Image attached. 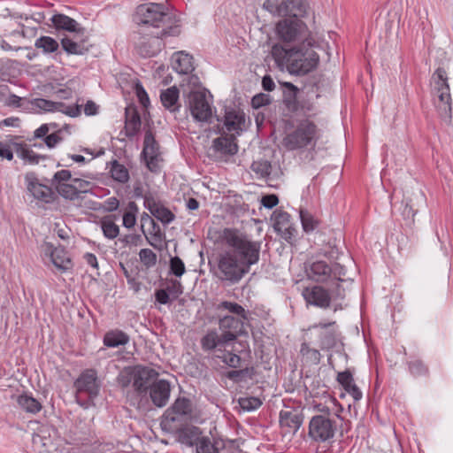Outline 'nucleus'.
<instances>
[{
	"instance_id": "nucleus-38",
	"label": "nucleus",
	"mask_w": 453,
	"mask_h": 453,
	"mask_svg": "<svg viewBox=\"0 0 453 453\" xmlns=\"http://www.w3.org/2000/svg\"><path fill=\"white\" fill-rule=\"evenodd\" d=\"M35 46L44 53L55 52L59 47L58 42L50 36H41L35 41Z\"/></svg>"
},
{
	"instance_id": "nucleus-32",
	"label": "nucleus",
	"mask_w": 453,
	"mask_h": 453,
	"mask_svg": "<svg viewBox=\"0 0 453 453\" xmlns=\"http://www.w3.org/2000/svg\"><path fill=\"white\" fill-rule=\"evenodd\" d=\"M53 27L57 30H65L68 32H75L78 23L73 19L65 14H55L50 19Z\"/></svg>"
},
{
	"instance_id": "nucleus-29",
	"label": "nucleus",
	"mask_w": 453,
	"mask_h": 453,
	"mask_svg": "<svg viewBox=\"0 0 453 453\" xmlns=\"http://www.w3.org/2000/svg\"><path fill=\"white\" fill-rule=\"evenodd\" d=\"M15 149L17 156L28 165H38L41 159L46 158L45 156L35 153L26 143H15Z\"/></svg>"
},
{
	"instance_id": "nucleus-64",
	"label": "nucleus",
	"mask_w": 453,
	"mask_h": 453,
	"mask_svg": "<svg viewBox=\"0 0 453 453\" xmlns=\"http://www.w3.org/2000/svg\"><path fill=\"white\" fill-rule=\"evenodd\" d=\"M155 297L157 302L161 304H166L170 300V296L168 292L165 289L157 290L155 293Z\"/></svg>"
},
{
	"instance_id": "nucleus-62",
	"label": "nucleus",
	"mask_w": 453,
	"mask_h": 453,
	"mask_svg": "<svg viewBox=\"0 0 453 453\" xmlns=\"http://www.w3.org/2000/svg\"><path fill=\"white\" fill-rule=\"evenodd\" d=\"M166 291L168 292L169 296L173 295L174 297L176 298L182 294L183 288L180 281L174 280L172 286L167 287Z\"/></svg>"
},
{
	"instance_id": "nucleus-47",
	"label": "nucleus",
	"mask_w": 453,
	"mask_h": 453,
	"mask_svg": "<svg viewBox=\"0 0 453 453\" xmlns=\"http://www.w3.org/2000/svg\"><path fill=\"white\" fill-rule=\"evenodd\" d=\"M239 404L242 410L251 411L259 408L262 402L259 398L254 396L242 397L239 399Z\"/></svg>"
},
{
	"instance_id": "nucleus-30",
	"label": "nucleus",
	"mask_w": 453,
	"mask_h": 453,
	"mask_svg": "<svg viewBox=\"0 0 453 453\" xmlns=\"http://www.w3.org/2000/svg\"><path fill=\"white\" fill-rule=\"evenodd\" d=\"M129 342V336L121 330L115 329L107 332L104 336V344L108 348L124 346Z\"/></svg>"
},
{
	"instance_id": "nucleus-45",
	"label": "nucleus",
	"mask_w": 453,
	"mask_h": 453,
	"mask_svg": "<svg viewBox=\"0 0 453 453\" xmlns=\"http://www.w3.org/2000/svg\"><path fill=\"white\" fill-rule=\"evenodd\" d=\"M139 258L147 268L153 267L157 264V255L150 249H142L139 252Z\"/></svg>"
},
{
	"instance_id": "nucleus-24",
	"label": "nucleus",
	"mask_w": 453,
	"mask_h": 453,
	"mask_svg": "<svg viewBox=\"0 0 453 453\" xmlns=\"http://www.w3.org/2000/svg\"><path fill=\"white\" fill-rule=\"evenodd\" d=\"M144 206L153 217L163 224H169L174 219L173 213L153 198H146Z\"/></svg>"
},
{
	"instance_id": "nucleus-49",
	"label": "nucleus",
	"mask_w": 453,
	"mask_h": 453,
	"mask_svg": "<svg viewBox=\"0 0 453 453\" xmlns=\"http://www.w3.org/2000/svg\"><path fill=\"white\" fill-rule=\"evenodd\" d=\"M72 174L69 170H60L58 171L51 180V186H53L57 189V186H60L61 184H65L72 180Z\"/></svg>"
},
{
	"instance_id": "nucleus-43",
	"label": "nucleus",
	"mask_w": 453,
	"mask_h": 453,
	"mask_svg": "<svg viewBox=\"0 0 453 453\" xmlns=\"http://www.w3.org/2000/svg\"><path fill=\"white\" fill-rule=\"evenodd\" d=\"M87 394L96 395L99 390V381L94 370H87Z\"/></svg>"
},
{
	"instance_id": "nucleus-44",
	"label": "nucleus",
	"mask_w": 453,
	"mask_h": 453,
	"mask_svg": "<svg viewBox=\"0 0 453 453\" xmlns=\"http://www.w3.org/2000/svg\"><path fill=\"white\" fill-rule=\"evenodd\" d=\"M73 388L75 389V400L80 406L85 404V401L81 397V394L85 391V372H81L78 379L74 381Z\"/></svg>"
},
{
	"instance_id": "nucleus-2",
	"label": "nucleus",
	"mask_w": 453,
	"mask_h": 453,
	"mask_svg": "<svg viewBox=\"0 0 453 453\" xmlns=\"http://www.w3.org/2000/svg\"><path fill=\"white\" fill-rule=\"evenodd\" d=\"M271 53L278 66H285L290 73L296 75H304L313 71L319 62L313 46H293L287 49L276 43L272 47Z\"/></svg>"
},
{
	"instance_id": "nucleus-21",
	"label": "nucleus",
	"mask_w": 453,
	"mask_h": 453,
	"mask_svg": "<svg viewBox=\"0 0 453 453\" xmlns=\"http://www.w3.org/2000/svg\"><path fill=\"white\" fill-rule=\"evenodd\" d=\"M305 301L312 305L326 308L330 304V296L326 289L319 286L306 288L303 291Z\"/></svg>"
},
{
	"instance_id": "nucleus-53",
	"label": "nucleus",
	"mask_w": 453,
	"mask_h": 453,
	"mask_svg": "<svg viewBox=\"0 0 453 453\" xmlns=\"http://www.w3.org/2000/svg\"><path fill=\"white\" fill-rule=\"evenodd\" d=\"M61 45L65 51L68 54H81V50H80V46L77 42H73L72 39L68 37H64L61 40Z\"/></svg>"
},
{
	"instance_id": "nucleus-22",
	"label": "nucleus",
	"mask_w": 453,
	"mask_h": 453,
	"mask_svg": "<svg viewBox=\"0 0 453 453\" xmlns=\"http://www.w3.org/2000/svg\"><path fill=\"white\" fill-rule=\"evenodd\" d=\"M302 423L303 418L296 411L285 410L280 413V424L286 430L285 433L295 434L300 428Z\"/></svg>"
},
{
	"instance_id": "nucleus-20",
	"label": "nucleus",
	"mask_w": 453,
	"mask_h": 453,
	"mask_svg": "<svg viewBox=\"0 0 453 453\" xmlns=\"http://www.w3.org/2000/svg\"><path fill=\"white\" fill-rule=\"evenodd\" d=\"M171 394V385L165 380H158L150 386V396L157 407L166 405Z\"/></svg>"
},
{
	"instance_id": "nucleus-1",
	"label": "nucleus",
	"mask_w": 453,
	"mask_h": 453,
	"mask_svg": "<svg viewBox=\"0 0 453 453\" xmlns=\"http://www.w3.org/2000/svg\"><path fill=\"white\" fill-rule=\"evenodd\" d=\"M220 237L229 250L219 254L216 275L222 281L236 284L258 263L261 243L234 228H225Z\"/></svg>"
},
{
	"instance_id": "nucleus-55",
	"label": "nucleus",
	"mask_w": 453,
	"mask_h": 453,
	"mask_svg": "<svg viewBox=\"0 0 453 453\" xmlns=\"http://www.w3.org/2000/svg\"><path fill=\"white\" fill-rule=\"evenodd\" d=\"M62 140L63 137L61 136V130L55 129L52 130V133L50 134H48L44 138V142L49 148H54Z\"/></svg>"
},
{
	"instance_id": "nucleus-40",
	"label": "nucleus",
	"mask_w": 453,
	"mask_h": 453,
	"mask_svg": "<svg viewBox=\"0 0 453 453\" xmlns=\"http://www.w3.org/2000/svg\"><path fill=\"white\" fill-rule=\"evenodd\" d=\"M111 175L115 180L124 183L129 179L127 169L121 164L114 161L111 167Z\"/></svg>"
},
{
	"instance_id": "nucleus-7",
	"label": "nucleus",
	"mask_w": 453,
	"mask_h": 453,
	"mask_svg": "<svg viewBox=\"0 0 453 453\" xmlns=\"http://www.w3.org/2000/svg\"><path fill=\"white\" fill-rule=\"evenodd\" d=\"M323 413L313 416L309 423V435L316 441H326L334 436L338 414H331L328 407L319 409Z\"/></svg>"
},
{
	"instance_id": "nucleus-59",
	"label": "nucleus",
	"mask_w": 453,
	"mask_h": 453,
	"mask_svg": "<svg viewBox=\"0 0 453 453\" xmlns=\"http://www.w3.org/2000/svg\"><path fill=\"white\" fill-rule=\"evenodd\" d=\"M58 128V125L56 123H47V124H42L40 127H38L35 131V138H42V137H46L48 134V133L50 131V130H55Z\"/></svg>"
},
{
	"instance_id": "nucleus-26",
	"label": "nucleus",
	"mask_w": 453,
	"mask_h": 453,
	"mask_svg": "<svg viewBox=\"0 0 453 453\" xmlns=\"http://www.w3.org/2000/svg\"><path fill=\"white\" fill-rule=\"evenodd\" d=\"M179 94V89L175 86L163 90L160 94V100L163 106L171 112L178 111L180 107Z\"/></svg>"
},
{
	"instance_id": "nucleus-33",
	"label": "nucleus",
	"mask_w": 453,
	"mask_h": 453,
	"mask_svg": "<svg viewBox=\"0 0 453 453\" xmlns=\"http://www.w3.org/2000/svg\"><path fill=\"white\" fill-rule=\"evenodd\" d=\"M286 16L303 17L307 12V3L305 0H286Z\"/></svg>"
},
{
	"instance_id": "nucleus-57",
	"label": "nucleus",
	"mask_w": 453,
	"mask_h": 453,
	"mask_svg": "<svg viewBox=\"0 0 453 453\" xmlns=\"http://www.w3.org/2000/svg\"><path fill=\"white\" fill-rule=\"evenodd\" d=\"M35 105L45 111H53L57 109L58 104L43 98L35 100Z\"/></svg>"
},
{
	"instance_id": "nucleus-19",
	"label": "nucleus",
	"mask_w": 453,
	"mask_h": 453,
	"mask_svg": "<svg viewBox=\"0 0 453 453\" xmlns=\"http://www.w3.org/2000/svg\"><path fill=\"white\" fill-rule=\"evenodd\" d=\"M273 228L287 242L295 236L296 229L290 222V215L286 211L273 213Z\"/></svg>"
},
{
	"instance_id": "nucleus-60",
	"label": "nucleus",
	"mask_w": 453,
	"mask_h": 453,
	"mask_svg": "<svg viewBox=\"0 0 453 453\" xmlns=\"http://www.w3.org/2000/svg\"><path fill=\"white\" fill-rule=\"evenodd\" d=\"M270 103L269 96L265 94H260L253 96L251 104L254 108H259L264 105H267Z\"/></svg>"
},
{
	"instance_id": "nucleus-12",
	"label": "nucleus",
	"mask_w": 453,
	"mask_h": 453,
	"mask_svg": "<svg viewBox=\"0 0 453 453\" xmlns=\"http://www.w3.org/2000/svg\"><path fill=\"white\" fill-rule=\"evenodd\" d=\"M163 37L160 32L155 36L139 35L134 42L137 53L144 58L156 56L162 49Z\"/></svg>"
},
{
	"instance_id": "nucleus-14",
	"label": "nucleus",
	"mask_w": 453,
	"mask_h": 453,
	"mask_svg": "<svg viewBox=\"0 0 453 453\" xmlns=\"http://www.w3.org/2000/svg\"><path fill=\"white\" fill-rule=\"evenodd\" d=\"M27 191L37 200L50 203L53 199L51 188L41 184L35 173H27L25 176Z\"/></svg>"
},
{
	"instance_id": "nucleus-6",
	"label": "nucleus",
	"mask_w": 453,
	"mask_h": 453,
	"mask_svg": "<svg viewBox=\"0 0 453 453\" xmlns=\"http://www.w3.org/2000/svg\"><path fill=\"white\" fill-rule=\"evenodd\" d=\"M276 35L283 42L293 43L294 46H314L315 43L306 24L297 19L279 21Z\"/></svg>"
},
{
	"instance_id": "nucleus-50",
	"label": "nucleus",
	"mask_w": 453,
	"mask_h": 453,
	"mask_svg": "<svg viewBox=\"0 0 453 453\" xmlns=\"http://www.w3.org/2000/svg\"><path fill=\"white\" fill-rule=\"evenodd\" d=\"M251 169L260 177H266L271 173V164L268 161H255L251 165Z\"/></svg>"
},
{
	"instance_id": "nucleus-17",
	"label": "nucleus",
	"mask_w": 453,
	"mask_h": 453,
	"mask_svg": "<svg viewBox=\"0 0 453 453\" xmlns=\"http://www.w3.org/2000/svg\"><path fill=\"white\" fill-rule=\"evenodd\" d=\"M245 114L241 110L228 109L225 113L224 126L234 136L240 135L245 129Z\"/></svg>"
},
{
	"instance_id": "nucleus-36",
	"label": "nucleus",
	"mask_w": 453,
	"mask_h": 453,
	"mask_svg": "<svg viewBox=\"0 0 453 453\" xmlns=\"http://www.w3.org/2000/svg\"><path fill=\"white\" fill-rule=\"evenodd\" d=\"M299 214L302 226L304 232L310 233L317 228L319 221L312 213L305 209H300Z\"/></svg>"
},
{
	"instance_id": "nucleus-3",
	"label": "nucleus",
	"mask_w": 453,
	"mask_h": 453,
	"mask_svg": "<svg viewBox=\"0 0 453 453\" xmlns=\"http://www.w3.org/2000/svg\"><path fill=\"white\" fill-rule=\"evenodd\" d=\"M134 20L138 25L161 27V36H175L180 32L178 26H173V15L169 12L168 8L161 4H140L135 10Z\"/></svg>"
},
{
	"instance_id": "nucleus-31",
	"label": "nucleus",
	"mask_w": 453,
	"mask_h": 453,
	"mask_svg": "<svg viewBox=\"0 0 453 453\" xmlns=\"http://www.w3.org/2000/svg\"><path fill=\"white\" fill-rule=\"evenodd\" d=\"M17 403L24 411L34 415L42 409V403L37 399L26 393L18 395Z\"/></svg>"
},
{
	"instance_id": "nucleus-58",
	"label": "nucleus",
	"mask_w": 453,
	"mask_h": 453,
	"mask_svg": "<svg viewBox=\"0 0 453 453\" xmlns=\"http://www.w3.org/2000/svg\"><path fill=\"white\" fill-rule=\"evenodd\" d=\"M134 89L141 104H142L144 107H147L150 104V99L142 85L140 82H136Z\"/></svg>"
},
{
	"instance_id": "nucleus-23",
	"label": "nucleus",
	"mask_w": 453,
	"mask_h": 453,
	"mask_svg": "<svg viewBox=\"0 0 453 453\" xmlns=\"http://www.w3.org/2000/svg\"><path fill=\"white\" fill-rule=\"evenodd\" d=\"M235 137L232 134L229 136L222 135L213 140L211 149L215 153L220 155H234L238 151V145Z\"/></svg>"
},
{
	"instance_id": "nucleus-15",
	"label": "nucleus",
	"mask_w": 453,
	"mask_h": 453,
	"mask_svg": "<svg viewBox=\"0 0 453 453\" xmlns=\"http://www.w3.org/2000/svg\"><path fill=\"white\" fill-rule=\"evenodd\" d=\"M57 191L65 199L81 201L85 194V180L81 178H73L70 181L57 186Z\"/></svg>"
},
{
	"instance_id": "nucleus-28",
	"label": "nucleus",
	"mask_w": 453,
	"mask_h": 453,
	"mask_svg": "<svg viewBox=\"0 0 453 453\" xmlns=\"http://www.w3.org/2000/svg\"><path fill=\"white\" fill-rule=\"evenodd\" d=\"M224 442L220 439L203 435L196 447V453H221Z\"/></svg>"
},
{
	"instance_id": "nucleus-4",
	"label": "nucleus",
	"mask_w": 453,
	"mask_h": 453,
	"mask_svg": "<svg viewBox=\"0 0 453 453\" xmlns=\"http://www.w3.org/2000/svg\"><path fill=\"white\" fill-rule=\"evenodd\" d=\"M320 135V129L316 123L305 119L300 120L295 128L287 134L282 141V144L288 150L314 147Z\"/></svg>"
},
{
	"instance_id": "nucleus-11",
	"label": "nucleus",
	"mask_w": 453,
	"mask_h": 453,
	"mask_svg": "<svg viewBox=\"0 0 453 453\" xmlns=\"http://www.w3.org/2000/svg\"><path fill=\"white\" fill-rule=\"evenodd\" d=\"M235 340V334L233 332H223L219 334L216 330L208 331L200 341L201 347L204 351L217 349L221 352L229 342Z\"/></svg>"
},
{
	"instance_id": "nucleus-8",
	"label": "nucleus",
	"mask_w": 453,
	"mask_h": 453,
	"mask_svg": "<svg viewBox=\"0 0 453 453\" xmlns=\"http://www.w3.org/2000/svg\"><path fill=\"white\" fill-rule=\"evenodd\" d=\"M211 95L204 90H194L188 94V104L192 117L200 122H208L212 116Z\"/></svg>"
},
{
	"instance_id": "nucleus-42",
	"label": "nucleus",
	"mask_w": 453,
	"mask_h": 453,
	"mask_svg": "<svg viewBox=\"0 0 453 453\" xmlns=\"http://www.w3.org/2000/svg\"><path fill=\"white\" fill-rule=\"evenodd\" d=\"M219 308L226 310L233 314H236L242 319H247V312L245 309L237 303L224 301L219 304Z\"/></svg>"
},
{
	"instance_id": "nucleus-56",
	"label": "nucleus",
	"mask_w": 453,
	"mask_h": 453,
	"mask_svg": "<svg viewBox=\"0 0 453 453\" xmlns=\"http://www.w3.org/2000/svg\"><path fill=\"white\" fill-rule=\"evenodd\" d=\"M410 371L414 376H421L427 372L426 366L420 360H413L409 365Z\"/></svg>"
},
{
	"instance_id": "nucleus-37",
	"label": "nucleus",
	"mask_w": 453,
	"mask_h": 453,
	"mask_svg": "<svg viewBox=\"0 0 453 453\" xmlns=\"http://www.w3.org/2000/svg\"><path fill=\"white\" fill-rule=\"evenodd\" d=\"M242 319H236L233 316H225L219 320V328L224 332H233L235 334L242 325Z\"/></svg>"
},
{
	"instance_id": "nucleus-9",
	"label": "nucleus",
	"mask_w": 453,
	"mask_h": 453,
	"mask_svg": "<svg viewBox=\"0 0 453 453\" xmlns=\"http://www.w3.org/2000/svg\"><path fill=\"white\" fill-rule=\"evenodd\" d=\"M306 273L310 279L318 282H324L329 279L342 280L341 277L345 275V270L342 265L334 264L332 266L323 260L311 263Z\"/></svg>"
},
{
	"instance_id": "nucleus-25",
	"label": "nucleus",
	"mask_w": 453,
	"mask_h": 453,
	"mask_svg": "<svg viewBox=\"0 0 453 453\" xmlns=\"http://www.w3.org/2000/svg\"><path fill=\"white\" fill-rule=\"evenodd\" d=\"M173 68L179 73L188 74L194 70L193 58L182 51L175 52L172 57Z\"/></svg>"
},
{
	"instance_id": "nucleus-27",
	"label": "nucleus",
	"mask_w": 453,
	"mask_h": 453,
	"mask_svg": "<svg viewBox=\"0 0 453 453\" xmlns=\"http://www.w3.org/2000/svg\"><path fill=\"white\" fill-rule=\"evenodd\" d=\"M202 431L196 426H186L180 430L178 434V440L181 444L196 447L198 441L202 438Z\"/></svg>"
},
{
	"instance_id": "nucleus-34",
	"label": "nucleus",
	"mask_w": 453,
	"mask_h": 453,
	"mask_svg": "<svg viewBox=\"0 0 453 453\" xmlns=\"http://www.w3.org/2000/svg\"><path fill=\"white\" fill-rule=\"evenodd\" d=\"M101 229L105 238L112 240L119 234V226L111 216L104 217L100 221Z\"/></svg>"
},
{
	"instance_id": "nucleus-18",
	"label": "nucleus",
	"mask_w": 453,
	"mask_h": 453,
	"mask_svg": "<svg viewBox=\"0 0 453 453\" xmlns=\"http://www.w3.org/2000/svg\"><path fill=\"white\" fill-rule=\"evenodd\" d=\"M158 373L150 367H138L133 374V387L139 394L150 389V381L157 377Z\"/></svg>"
},
{
	"instance_id": "nucleus-63",
	"label": "nucleus",
	"mask_w": 453,
	"mask_h": 453,
	"mask_svg": "<svg viewBox=\"0 0 453 453\" xmlns=\"http://www.w3.org/2000/svg\"><path fill=\"white\" fill-rule=\"evenodd\" d=\"M0 157L7 160L13 158V153L10 145L4 142H0Z\"/></svg>"
},
{
	"instance_id": "nucleus-41",
	"label": "nucleus",
	"mask_w": 453,
	"mask_h": 453,
	"mask_svg": "<svg viewBox=\"0 0 453 453\" xmlns=\"http://www.w3.org/2000/svg\"><path fill=\"white\" fill-rule=\"evenodd\" d=\"M263 8L274 16H286V6L284 1L280 4H277L274 0H265L263 4Z\"/></svg>"
},
{
	"instance_id": "nucleus-48",
	"label": "nucleus",
	"mask_w": 453,
	"mask_h": 453,
	"mask_svg": "<svg viewBox=\"0 0 453 453\" xmlns=\"http://www.w3.org/2000/svg\"><path fill=\"white\" fill-rule=\"evenodd\" d=\"M150 226L152 229L149 232V234H145V237L151 246L157 247V242L160 243L162 242L160 227L155 221Z\"/></svg>"
},
{
	"instance_id": "nucleus-39",
	"label": "nucleus",
	"mask_w": 453,
	"mask_h": 453,
	"mask_svg": "<svg viewBox=\"0 0 453 453\" xmlns=\"http://www.w3.org/2000/svg\"><path fill=\"white\" fill-rule=\"evenodd\" d=\"M138 211L137 205L134 202H130L128 203L127 210L124 212L122 219H123V226L126 228H132L134 226L136 223V213Z\"/></svg>"
},
{
	"instance_id": "nucleus-5",
	"label": "nucleus",
	"mask_w": 453,
	"mask_h": 453,
	"mask_svg": "<svg viewBox=\"0 0 453 453\" xmlns=\"http://www.w3.org/2000/svg\"><path fill=\"white\" fill-rule=\"evenodd\" d=\"M449 90L445 70L437 68L432 75V93L438 116L446 124H449L452 119L451 95Z\"/></svg>"
},
{
	"instance_id": "nucleus-16",
	"label": "nucleus",
	"mask_w": 453,
	"mask_h": 453,
	"mask_svg": "<svg viewBox=\"0 0 453 453\" xmlns=\"http://www.w3.org/2000/svg\"><path fill=\"white\" fill-rule=\"evenodd\" d=\"M191 403L185 397H179L175 400L173 404L165 411L162 424L165 426L170 425L180 419L182 416L191 413Z\"/></svg>"
},
{
	"instance_id": "nucleus-35",
	"label": "nucleus",
	"mask_w": 453,
	"mask_h": 453,
	"mask_svg": "<svg viewBox=\"0 0 453 453\" xmlns=\"http://www.w3.org/2000/svg\"><path fill=\"white\" fill-rule=\"evenodd\" d=\"M141 127L140 116L133 111L131 113L127 112V119L125 123V132L127 137L134 136Z\"/></svg>"
},
{
	"instance_id": "nucleus-52",
	"label": "nucleus",
	"mask_w": 453,
	"mask_h": 453,
	"mask_svg": "<svg viewBox=\"0 0 453 453\" xmlns=\"http://www.w3.org/2000/svg\"><path fill=\"white\" fill-rule=\"evenodd\" d=\"M337 381L344 388L345 391L356 384L352 374L349 371L339 372L337 374Z\"/></svg>"
},
{
	"instance_id": "nucleus-10",
	"label": "nucleus",
	"mask_w": 453,
	"mask_h": 453,
	"mask_svg": "<svg viewBox=\"0 0 453 453\" xmlns=\"http://www.w3.org/2000/svg\"><path fill=\"white\" fill-rule=\"evenodd\" d=\"M142 155L151 172H157L160 168L163 161L160 146L150 131L145 133Z\"/></svg>"
},
{
	"instance_id": "nucleus-51",
	"label": "nucleus",
	"mask_w": 453,
	"mask_h": 453,
	"mask_svg": "<svg viewBox=\"0 0 453 453\" xmlns=\"http://www.w3.org/2000/svg\"><path fill=\"white\" fill-rule=\"evenodd\" d=\"M170 271L176 277H180L185 273V265L179 257H172L170 260Z\"/></svg>"
},
{
	"instance_id": "nucleus-61",
	"label": "nucleus",
	"mask_w": 453,
	"mask_h": 453,
	"mask_svg": "<svg viewBox=\"0 0 453 453\" xmlns=\"http://www.w3.org/2000/svg\"><path fill=\"white\" fill-rule=\"evenodd\" d=\"M279 203L278 196L276 195L264 196L261 199V203L267 209H272L276 206Z\"/></svg>"
},
{
	"instance_id": "nucleus-54",
	"label": "nucleus",
	"mask_w": 453,
	"mask_h": 453,
	"mask_svg": "<svg viewBox=\"0 0 453 453\" xmlns=\"http://www.w3.org/2000/svg\"><path fill=\"white\" fill-rule=\"evenodd\" d=\"M219 358H221L222 361L231 367H237L240 365L241 357L231 352L224 353L222 356L219 354L217 355Z\"/></svg>"
},
{
	"instance_id": "nucleus-13",
	"label": "nucleus",
	"mask_w": 453,
	"mask_h": 453,
	"mask_svg": "<svg viewBox=\"0 0 453 453\" xmlns=\"http://www.w3.org/2000/svg\"><path fill=\"white\" fill-rule=\"evenodd\" d=\"M43 252L59 272H65L71 268L72 261L64 248L54 247L53 244L46 242L43 245Z\"/></svg>"
},
{
	"instance_id": "nucleus-46",
	"label": "nucleus",
	"mask_w": 453,
	"mask_h": 453,
	"mask_svg": "<svg viewBox=\"0 0 453 453\" xmlns=\"http://www.w3.org/2000/svg\"><path fill=\"white\" fill-rule=\"evenodd\" d=\"M301 354L306 360L312 364H319L320 361L321 355L319 350L311 349L307 343H303L300 349Z\"/></svg>"
}]
</instances>
